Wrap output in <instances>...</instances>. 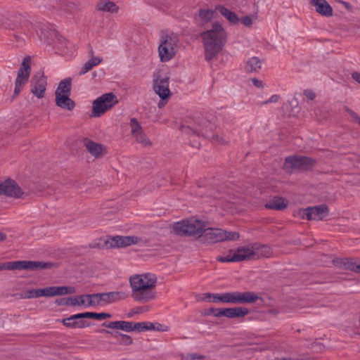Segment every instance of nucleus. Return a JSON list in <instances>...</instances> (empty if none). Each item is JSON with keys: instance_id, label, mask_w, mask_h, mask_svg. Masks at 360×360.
<instances>
[{"instance_id": "09e8293b", "label": "nucleus", "mask_w": 360, "mask_h": 360, "mask_svg": "<svg viewBox=\"0 0 360 360\" xmlns=\"http://www.w3.org/2000/svg\"><path fill=\"white\" fill-rule=\"evenodd\" d=\"M352 78L360 84V73L359 72H354L352 74Z\"/></svg>"}, {"instance_id": "c9c22d12", "label": "nucleus", "mask_w": 360, "mask_h": 360, "mask_svg": "<svg viewBox=\"0 0 360 360\" xmlns=\"http://www.w3.org/2000/svg\"><path fill=\"white\" fill-rule=\"evenodd\" d=\"M200 300L210 302H222L224 303L223 293H205L200 298Z\"/></svg>"}, {"instance_id": "7ed1b4c3", "label": "nucleus", "mask_w": 360, "mask_h": 360, "mask_svg": "<svg viewBox=\"0 0 360 360\" xmlns=\"http://www.w3.org/2000/svg\"><path fill=\"white\" fill-rule=\"evenodd\" d=\"M179 49V39L176 34L171 33L162 36L158 46L160 60L166 63L172 60Z\"/></svg>"}, {"instance_id": "1a4fd4ad", "label": "nucleus", "mask_w": 360, "mask_h": 360, "mask_svg": "<svg viewBox=\"0 0 360 360\" xmlns=\"http://www.w3.org/2000/svg\"><path fill=\"white\" fill-rule=\"evenodd\" d=\"M259 299L258 294L251 291H231L224 292V303L252 304Z\"/></svg>"}, {"instance_id": "79ce46f5", "label": "nucleus", "mask_w": 360, "mask_h": 360, "mask_svg": "<svg viewBox=\"0 0 360 360\" xmlns=\"http://www.w3.org/2000/svg\"><path fill=\"white\" fill-rule=\"evenodd\" d=\"M213 316L215 317H226V308L224 309H213Z\"/></svg>"}, {"instance_id": "f704fd0d", "label": "nucleus", "mask_w": 360, "mask_h": 360, "mask_svg": "<svg viewBox=\"0 0 360 360\" xmlns=\"http://www.w3.org/2000/svg\"><path fill=\"white\" fill-rule=\"evenodd\" d=\"M217 12L218 11L216 8L214 10L202 8L199 11L198 15L201 21L208 22L216 18Z\"/></svg>"}, {"instance_id": "c756f323", "label": "nucleus", "mask_w": 360, "mask_h": 360, "mask_svg": "<svg viewBox=\"0 0 360 360\" xmlns=\"http://www.w3.org/2000/svg\"><path fill=\"white\" fill-rule=\"evenodd\" d=\"M337 265L354 272H360V264L352 259H341L336 262Z\"/></svg>"}, {"instance_id": "39448f33", "label": "nucleus", "mask_w": 360, "mask_h": 360, "mask_svg": "<svg viewBox=\"0 0 360 360\" xmlns=\"http://www.w3.org/2000/svg\"><path fill=\"white\" fill-rule=\"evenodd\" d=\"M205 227V221L195 218L182 220L172 225L173 231L180 236H202Z\"/></svg>"}, {"instance_id": "dca6fc26", "label": "nucleus", "mask_w": 360, "mask_h": 360, "mask_svg": "<svg viewBox=\"0 0 360 360\" xmlns=\"http://www.w3.org/2000/svg\"><path fill=\"white\" fill-rule=\"evenodd\" d=\"M94 295V300L96 306H103L118 302L124 299V294L121 292H109L104 293H96Z\"/></svg>"}, {"instance_id": "a19ab883", "label": "nucleus", "mask_w": 360, "mask_h": 360, "mask_svg": "<svg viewBox=\"0 0 360 360\" xmlns=\"http://www.w3.org/2000/svg\"><path fill=\"white\" fill-rule=\"evenodd\" d=\"M255 20H256V16L248 15V16H245V17L243 18L241 20H242L243 24L245 26L250 27L253 24V22Z\"/></svg>"}, {"instance_id": "37998d69", "label": "nucleus", "mask_w": 360, "mask_h": 360, "mask_svg": "<svg viewBox=\"0 0 360 360\" xmlns=\"http://www.w3.org/2000/svg\"><path fill=\"white\" fill-rule=\"evenodd\" d=\"M280 100V96L277 94L272 95L268 100L264 101L263 103L267 105L271 103H277Z\"/></svg>"}, {"instance_id": "c03bdc74", "label": "nucleus", "mask_w": 360, "mask_h": 360, "mask_svg": "<svg viewBox=\"0 0 360 360\" xmlns=\"http://www.w3.org/2000/svg\"><path fill=\"white\" fill-rule=\"evenodd\" d=\"M304 95L306 98H307L309 100H314L316 97V94L314 91L311 90L307 89L304 91Z\"/></svg>"}, {"instance_id": "4be33fe9", "label": "nucleus", "mask_w": 360, "mask_h": 360, "mask_svg": "<svg viewBox=\"0 0 360 360\" xmlns=\"http://www.w3.org/2000/svg\"><path fill=\"white\" fill-rule=\"evenodd\" d=\"M84 146L89 153L96 158H100L107 153L106 148L103 145L89 139L84 140Z\"/></svg>"}, {"instance_id": "412c9836", "label": "nucleus", "mask_w": 360, "mask_h": 360, "mask_svg": "<svg viewBox=\"0 0 360 360\" xmlns=\"http://www.w3.org/2000/svg\"><path fill=\"white\" fill-rule=\"evenodd\" d=\"M30 63V59L29 58H25L23 60L22 66L18 72L15 84L24 86L27 82L31 70Z\"/></svg>"}, {"instance_id": "9b49d317", "label": "nucleus", "mask_w": 360, "mask_h": 360, "mask_svg": "<svg viewBox=\"0 0 360 360\" xmlns=\"http://www.w3.org/2000/svg\"><path fill=\"white\" fill-rule=\"evenodd\" d=\"M129 127L131 137L137 143L141 145L143 148L152 146V141L148 138L140 122L136 118L130 120Z\"/></svg>"}, {"instance_id": "a18cd8bd", "label": "nucleus", "mask_w": 360, "mask_h": 360, "mask_svg": "<svg viewBox=\"0 0 360 360\" xmlns=\"http://www.w3.org/2000/svg\"><path fill=\"white\" fill-rule=\"evenodd\" d=\"M345 110L353 120H357L359 124H360V118L358 117L357 115L354 111L347 108H345Z\"/></svg>"}, {"instance_id": "4c0bfd02", "label": "nucleus", "mask_w": 360, "mask_h": 360, "mask_svg": "<svg viewBox=\"0 0 360 360\" xmlns=\"http://www.w3.org/2000/svg\"><path fill=\"white\" fill-rule=\"evenodd\" d=\"M83 319H93L96 320H103L111 317V314L108 313H96V312H83Z\"/></svg>"}, {"instance_id": "bb28decb", "label": "nucleus", "mask_w": 360, "mask_h": 360, "mask_svg": "<svg viewBox=\"0 0 360 360\" xmlns=\"http://www.w3.org/2000/svg\"><path fill=\"white\" fill-rule=\"evenodd\" d=\"M98 11L105 13H117L119 11V6L117 4L110 0H101L96 5Z\"/></svg>"}, {"instance_id": "423d86ee", "label": "nucleus", "mask_w": 360, "mask_h": 360, "mask_svg": "<svg viewBox=\"0 0 360 360\" xmlns=\"http://www.w3.org/2000/svg\"><path fill=\"white\" fill-rule=\"evenodd\" d=\"M255 252L252 244L231 249L224 255L219 256L217 260L221 262H240L254 259Z\"/></svg>"}, {"instance_id": "393cba45", "label": "nucleus", "mask_w": 360, "mask_h": 360, "mask_svg": "<svg viewBox=\"0 0 360 360\" xmlns=\"http://www.w3.org/2000/svg\"><path fill=\"white\" fill-rule=\"evenodd\" d=\"M310 4L320 15L325 17L332 16L333 8L326 0H310Z\"/></svg>"}, {"instance_id": "ddd939ff", "label": "nucleus", "mask_w": 360, "mask_h": 360, "mask_svg": "<svg viewBox=\"0 0 360 360\" xmlns=\"http://www.w3.org/2000/svg\"><path fill=\"white\" fill-rule=\"evenodd\" d=\"M51 264L49 263H44L41 262L32 261H15L3 263L4 270H15V269H42L49 267Z\"/></svg>"}, {"instance_id": "f3484780", "label": "nucleus", "mask_w": 360, "mask_h": 360, "mask_svg": "<svg viewBox=\"0 0 360 360\" xmlns=\"http://www.w3.org/2000/svg\"><path fill=\"white\" fill-rule=\"evenodd\" d=\"M23 192L15 181L10 179L0 181V195L20 198Z\"/></svg>"}, {"instance_id": "6e6d98bb", "label": "nucleus", "mask_w": 360, "mask_h": 360, "mask_svg": "<svg viewBox=\"0 0 360 360\" xmlns=\"http://www.w3.org/2000/svg\"><path fill=\"white\" fill-rule=\"evenodd\" d=\"M196 358H197V356L195 355H193L191 357L192 359H195Z\"/></svg>"}, {"instance_id": "49530a36", "label": "nucleus", "mask_w": 360, "mask_h": 360, "mask_svg": "<svg viewBox=\"0 0 360 360\" xmlns=\"http://www.w3.org/2000/svg\"><path fill=\"white\" fill-rule=\"evenodd\" d=\"M141 326H139V330H153L154 329V326L152 323H141Z\"/></svg>"}, {"instance_id": "2eb2a0df", "label": "nucleus", "mask_w": 360, "mask_h": 360, "mask_svg": "<svg viewBox=\"0 0 360 360\" xmlns=\"http://www.w3.org/2000/svg\"><path fill=\"white\" fill-rule=\"evenodd\" d=\"M314 160L303 156H292L285 159L284 167L288 170L294 169H307L314 165Z\"/></svg>"}, {"instance_id": "cd10ccee", "label": "nucleus", "mask_w": 360, "mask_h": 360, "mask_svg": "<svg viewBox=\"0 0 360 360\" xmlns=\"http://www.w3.org/2000/svg\"><path fill=\"white\" fill-rule=\"evenodd\" d=\"M216 10L221 15H223L231 24L237 25L239 23L240 18L238 16V15L235 12L225 7L224 6L218 5L216 6Z\"/></svg>"}, {"instance_id": "aec40b11", "label": "nucleus", "mask_w": 360, "mask_h": 360, "mask_svg": "<svg viewBox=\"0 0 360 360\" xmlns=\"http://www.w3.org/2000/svg\"><path fill=\"white\" fill-rule=\"evenodd\" d=\"M46 79L41 76L35 77L31 83V92L38 98H42L45 95Z\"/></svg>"}, {"instance_id": "20e7f679", "label": "nucleus", "mask_w": 360, "mask_h": 360, "mask_svg": "<svg viewBox=\"0 0 360 360\" xmlns=\"http://www.w3.org/2000/svg\"><path fill=\"white\" fill-rule=\"evenodd\" d=\"M153 89L160 98L158 106L161 108L167 103L172 95L169 89V75L168 73L160 70L154 73Z\"/></svg>"}, {"instance_id": "c85d7f7f", "label": "nucleus", "mask_w": 360, "mask_h": 360, "mask_svg": "<svg viewBox=\"0 0 360 360\" xmlns=\"http://www.w3.org/2000/svg\"><path fill=\"white\" fill-rule=\"evenodd\" d=\"M249 314V310L246 307H236L226 308V317L229 319L243 318Z\"/></svg>"}, {"instance_id": "2f4dec72", "label": "nucleus", "mask_w": 360, "mask_h": 360, "mask_svg": "<svg viewBox=\"0 0 360 360\" xmlns=\"http://www.w3.org/2000/svg\"><path fill=\"white\" fill-rule=\"evenodd\" d=\"M252 245L255 252L254 259L260 257H269L271 255V250L269 247L258 244H252Z\"/></svg>"}, {"instance_id": "864d4df0", "label": "nucleus", "mask_w": 360, "mask_h": 360, "mask_svg": "<svg viewBox=\"0 0 360 360\" xmlns=\"http://www.w3.org/2000/svg\"><path fill=\"white\" fill-rule=\"evenodd\" d=\"M1 270H4V268H3V263H1L0 264V271Z\"/></svg>"}, {"instance_id": "a878e982", "label": "nucleus", "mask_w": 360, "mask_h": 360, "mask_svg": "<svg viewBox=\"0 0 360 360\" xmlns=\"http://www.w3.org/2000/svg\"><path fill=\"white\" fill-rule=\"evenodd\" d=\"M70 95H55V101L57 106L67 110H72L75 107V103L70 98Z\"/></svg>"}, {"instance_id": "f8f14e48", "label": "nucleus", "mask_w": 360, "mask_h": 360, "mask_svg": "<svg viewBox=\"0 0 360 360\" xmlns=\"http://www.w3.org/2000/svg\"><path fill=\"white\" fill-rule=\"evenodd\" d=\"M328 214V207L324 205L309 207L297 211V216L308 220H322Z\"/></svg>"}, {"instance_id": "6e6552de", "label": "nucleus", "mask_w": 360, "mask_h": 360, "mask_svg": "<svg viewBox=\"0 0 360 360\" xmlns=\"http://www.w3.org/2000/svg\"><path fill=\"white\" fill-rule=\"evenodd\" d=\"M117 102V98L114 94L107 93L103 94L93 101L91 116L93 117H101L105 112L111 109Z\"/></svg>"}, {"instance_id": "a211bd4d", "label": "nucleus", "mask_w": 360, "mask_h": 360, "mask_svg": "<svg viewBox=\"0 0 360 360\" xmlns=\"http://www.w3.org/2000/svg\"><path fill=\"white\" fill-rule=\"evenodd\" d=\"M43 297H51L71 295L76 292V288L70 285H53L42 288Z\"/></svg>"}, {"instance_id": "5fc2aeb1", "label": "nucleus", "mask_w": 360, "mask_h": 360, "mask_svg": "<svg viewBox=\"0 0 360 360\" xmlns=\"http://www.w3.org/2000/svg\"><path fill=\"white\" fill-rule=\"evenodd\" d=\"M213 309H214V308H212V309H210V314H212V315H213Z\"/></svg>"}, {"instance_id": "4468645a", "label": "nucleus", "mask_w": 360, "mask_h": 360, "mask_svg": "<svg viewBox=\"0 0 360 360\" xmlns=\"http://www.w3.org/2000/svg\"><path fill=\"white\" fill-rule=\"evenodd\" d=\"M58 304L68 306H82L84 308L89 307H95V301L94 295H82L79 296H74L60 300L57 302Z\"/></svg>"}, {"instance_id": "72a5a7b5", "label": "nucleus", "mask_w": 360, "mask_h": 360, "mask_svg": "<svg viewBox=\"0 0 360 360\" xmlns=\"http://www.w3.org/2000/svg\"><path fill=\"white\" fill-rule=\"evenodd\" d=\"M288 202L282 198H274L266 204V207L272 210H282L286 207Z\"/></svg>"}, {"instance_id": "7c9ffc66", "label": "nucleus", "mask_w": 360, "mask_h": 360, "mask_svg": "<svg viewBox=\"0 0 360 360\" xmlns=\"http://www.w3.org/2000/svg\"><path fill=\"white\" fill-rule=\"evenodd\" d=\"M71 82L72 79L71 78H65L63 80H62L55 92V95H70L71 93Z\"/></svg>"}, {"instance_id": "ea45409f", "label": "nucleus", "mask_w": 360, "mask_h": 360, "mask_svg": "<svg viewBox=\"0 0 360 360\" xmlns=\"http://www.w3.org/2000/svg\"><path fill=\"white\" fill-rule=\"evenodd\" d=\"M114 337L117 340L118 343L122 345L128 346L133 343L132 338L128 335L115 333Z\"/></svg>"}, {"instance_id": "9d476101", "label": "nucleus", "mask_w": 360, "mask_h": 360, "mask_svg": "<svg viewBox=\"0 0 360 360\" xmlns=\"http://www.w3.org/2000/svg\"><path fill=\"white\" fill-rule=\"evenodd\" d=\"M142 242L141 238L135 236H107L104 240V244L108 248H124Z\"/></svg>"}, {"instance_id": "f03ea898", "label": "nucleus", "mask_w": 360, "mask_h": 360, "mask_svg": "<svg viewBox=\"0 0 360 360\" xmlns=\"http://www.w3.org/2000/svg\"><path fill=\"white\" fill-rule=\"evenodd\" d=\"M207 60L213 59L221 50L226 39V32L223 26L215 22L210 30L201 34Z\"/></svg>"}, {"instance_id": "8fccbe9b", "label": "nucleus", "mask_w": 360, "mask_h": 360, "mask_svg": "<svg viewBox=\"0 0 360 360\" xmlns=\"http://www.w3.org/2000/svg\"><path fill=\"white\" fill-rule=\"evenodd\" d=\"M23 85H18V84H15V90H14V94L15 96L18 95L21 91V89Z\"/></svg>"}, {"instance_id": "6ab92c4d", "label": "nucleus", "mask_w": 360, "mask_h": 360, "mask_svg": "<svg viewBox=\"0 0 360 360\" xmlns=\"http://www.w3.org/2000/svg\"><path fill=\"white\" fill-rule=\"evenodd\" d=\"M53 48L57 53L67 57L71 56L75 51V46L60 36L56 37Z\"/></svg>"}, {"instance_id": "e433bc0d", "label": "nucleus", "mask_w": 360, "mask_h": 360, "mask_svg": "<svg viewBox=\"0 0 360 360\" xmlns=\"http://www.w3.org/2000/svg\"><path fill=\"white\" fill-rule=\"evenodd\" d=\"M262 68V61L257 57L250 58L245 65V70L248 72H257Z\"/></svg>"}, {"instance_id": "3c124183", "label": "nucleus", "mask_w": 360, "mask_h": 360, "mask_svg": "<svg viewBox=\"0 0 360 360\" xmlns=\"http://www.w3.org/2000/svg\"><path fill=\"white\" fill-rule=\"evenodd\" d=\"M6 238V235L4 233L0 231V241H4Z\"/></svg>"}, {"instance_id": "603ef678", "label": "nucleus", "mask_w": 360, "mask_h": 360, "mask_svg": "<svg viewBox=\"0 0 360 360\" xmlns=\"http://www.w3.org/2000/svg\"><path fill=\"white\" fill-rule=\"evenodd\" d=\"M214 137H215V138H216V139H217L220 143H221L222 144H224V143H226V141H224L222 139H219V136H217H217H214Z\"/></svg>"}, {"instance_id": "0eeeda50", "label": "nucleus", "mask_w": 360, "mask_h": 360, "mask_svg": "<svg viewBox=\"0 0 360 360\" xmlns=\"http://www.w3.org/2000/svg\"><path fill=\"white\" fill-rule=\"evenodd\" d=\"M202 236L210 243H214L225 240L234 241L240 238V234L236 231H226L221 229L207 228L203 229Z\"/></svg>"}, {"instance_id": "b1692460", "label": "nucleus", "mask_w": 360, "mask_h": 360, "mask_svg": "<svg viewBox=\"0 0 360 360\" xmlns=\"http://www.w3.org/2000/svg\"><path fill=\"white\" fill-rule=\"evenodd\" d=\"M82 313L76 314L68 318L63 319L61 322L63 324L70 328H84L87 326L86 321L79 320L83 319Z\"/></svg>"}, {"instance_id": "f257e3e1", "label": "nucleus", "mask_w": 360, "mask_h": 360, "mask_svg": "<svg viewBox=\"0 0 360 360\" xmlns=\"http://www.w3.org/2000/svg\"><path fill=\"white\" fill-rule=\"evenodd\" d=\"M131 297L139 302L145 303L155 299L156 276L150 273L133 275L129 278Z\"/></svg>"}, {"instance_id": "473e14b6", "label": "nucleus", "mask_w": 360, "mask_h": 360, "mask_svg": "<svg viewBox=\"0 0 360 360\" xmlns=\"http://www.w3.org/2000/svg\"><path fill=\"white\" fill-rule=\"evenodd\" d=\"M103 61V58L97 56H92L83 65L79 71V75H83L90 71L94 67L99 65Z\"/></svg>"}, {"instance_id": "58836bf2", "label": "nucleus", "mask_w": 360, "mask_h": 360, "mask_svg": "<svg viewBox=\"0 0 360 360\" xmlns=\"http://www.w3.org/2000/svg\"><path fill=\"white\" fill-rule=\"evenodd\" d=\"M43 297V289H34L25 291L21 294L20 297L22 299H31Z\"/></svg>"}, {"instance_id": "de8ad7c7", "label": "nucleus", "mask_w": 360, "mask_h": 360, "mask_svg": "<svg viewBox=\"0 0 360 360\" xmlns=\"http://www.w3.org/2000/svg\"><path fill=\"white\" fill-rule=\"evenodd\" d=\"M252 82L255 86H257L258 88L263 87V83L261 80H259L256 78H253V79H252Z\"/></svg>"}, {"instance_id": "5701e85b", "label": "nucleus", "mask_w": 360, "mask_h": 360, "mask_svg": "<svg viewBox=\"0 0 360 360\" xmlns=\"http://www.w3.org/2000/svg\"><path fill=\"white\" fill-rule=\"evenodd\" d=\"M141 323H135L134 324L132 322L125 321H112L108 323H104L105 327H108L111 329H120L126 332H131L134 330H136L139 329V326H141Z\"/></svg>"}]
</instances>
